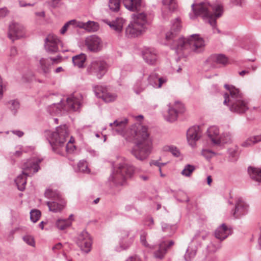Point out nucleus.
I'll return each mask as SVG.
<instances>
[{"instance_id":"obj_48","label":"nucleus","mask_w":261,"mask_h":261,"mask_svg":"<svg viewBox=\"0 0 261 261\" xmlns=\"http://www.w3.org/2000/svg\"><path fill=\"white\" fill-rule=\"evenodd\" d=\"M9 107L12 112L16 113L17 110L19 108V103L15 100H10L9 103Z\"/></svg>"},{"instance_id":"obj_10","label":"nucleus","mask_w":261,"mask_h":261,"mask_svg":"<svg viewBox=\"0 0 261 261\" xmlns=\"http://www.w3.org/2000/svg\"><path fill=\"white\" fill-rule=\"evenodd\" d=\"M109 66L107 63L101 58L93 60L87 68L88 75H93L101 79L107 72Z\"/></svg>"},{"instance_id":"obj_43","label":"nucleus","mask_w":261,"mask_h":261,"mask_svg":"<svg viewBox=\"0 0 261 261\" xmlns=\"http://www.w3.org/2000/svg\"><path fill=\"white\" fill-rule=\"evenodd\" d=\"M158 75L155 73H152L148 77V85H151L153 87L156 88L158 83Z\"/></svg>"},{"instance_id":"obj_23","label":"nucleus","mask_w":261,"mask_h":261,"mask_svg":"<svg viewBox=\"0 0 261 261\" xmlns=\"http://www.w3.org/2000/svg\"><path fill=\"white\" fill-rule=\"evenodd\" d=\"M37 68L39 72L46 76L51 71L50 60L47 58H41L39 60Z\"/></svg>"},{"instance_id":"obj_56","label":"nucleus","mask_w":261,"mask_h":261,"mask_svg":"<svg viewBox=\"0 0 261 261\" xmlns=\"http://www.w3.org/2000/svg\"><path fill=\"white\" fill-rule=\"evenodd\" d=\"M207 236V233H201V232H198L197 233L194 238H193V240H199L200 238H201L202 240H204L205 238ZM194 240H193V241Z\"/></svg>"},{"instance_id":"obj_22","label":"nucleus","mask_w":261,"mask_h":261,"mask_svg":"<svg viewBox=\"0 0 261 261\" xmlns=\"http://www.w3.org/2000/svg\"><path fill=\"white\" fill-rule=\"evenodd\" d=\"M231 233V228L225 224H222L219 226L215 232L216 238L221 241L225 239Z\"/></svg>"},{"instance_id":"obj_51","label":"nucleus","mask_w":261,"mask_h":261,"mask_svg":"<svg viewBox=\"0 0 261 261\" xmlns=\"http://www.w3.org/2000/svg\"><path fill=\"white\" fill-rule=\"evenodd\" d=\"M16 150L14 152H10L9 156L12 159L13 156L20 157L22 153V148L21 146H17L16 147Z\"/></svg>"},{"instance_id":"obj_38","label":"nucleus","mask_w":261,"mask_h":261,"mask_svg":"<svg viewBox=\"0 0 261 261\" xmlns=\"http://www.w3.org/2000/svg\"><path fill=\"white\" fill-rule=\"evenodd\" d=\"M161 226L162 230L167 233L169 236H171L174 234L176 229V226L175 225H170L166 223L162 222Z\"/></svg>"},{"instance_id":"obj_61","label":"nucleus","mask_w":261,"mask_h":261,"mask_svg":"<svg viewBox=\"0 0 261 261\" xmlns=\"http://www.w3.org/2000/svg\"><path fill=\"white\" fill-rule=\"evenodd\" d=\"M62 247V245L60 243H58L54 246L52 248V250L54 252H56L58 250H60Z\"/></svg>"},{"instance_id":"obj_25","label":"nucleus","mask_w":261,"mask_h":261,"mask_svg":"<svg viewBox=\"0 0 261 261\" xmlns=\"http://www.w3.org/2000/svg\"><path fill=\"white\" fill-rule=\"evenodd\" d=\"M103 21L109 25L112 30L115 31L116 33H119L122 31L125 20L122 18H117L115 20L112 21L107 19L103 20Z\"/></svg>"},{"instance_id":"obj_39","label":"nucleus","mask_w":261,"mask_h":261,"mask_svg":"<svg viewBox=\"0 0 261 261\" xmlns=\"http://www.w3.org/2000/svg\"><path fill=\"white\" fill-rule=\"evenodd\" d=\"M107 90V89L106 87L101 85H97L93 87L94 92L98 98H102Z\"/></svg>"},{"instance_id":"obj_60","label":"nucleus","mask_w":261,"mask_h":261,"mask_svg":"<svg viewBox=\"0 0 261 261\" xmlns=\"http://www.w3.org/2000/svg\"><path fill=\"white\" fill-rule=\"evenodd\" d=\"M125 261H142L140 257L137 255H134L129 257Z\"/></svg>"},{"instance_id":"obj_14","label":"nucleus","mask_w":261,"mask_h":261,"mask_svg":"<svg viewBox=\"0 0 261 261\" xmlns=\"http://www.w3.org/2000/svg\"><path fill=\"white\" fill-rule=\"evenodd\" d=\"M85 44L87 49L92 52H98L102 48L101 39L96 35H91L86 38Z\"/></svg>"},{"instance_id":"obj_50","label":"nucleus","mask_w":261,"mask_h":261,"mask_svg":"<svg viewBox=\"0 0 261 261\" xmlns=\"http://www.w3.org/2000/svg\"><path fill=\"white\" fill-rule=\"evenodd\" d=\"M215 154L216 153L214 151L207 149H204L201 151L202 155L207 160L211 159L215 155Z\"/></svg>"},{"instance_id":"obj_36","label":"nucleus","mask_w":261,"mask_h":261,"mask_svg":"<svg viewBox=\"0 0 261 261\" xmlns=\"http://www.w3.org/2000/svg\"><path fill=\"white\" fill-rule=\"evenodd\" d=\"M261 141V135L250 137L242 143V146L245 147L251 146Z\"/></svg>"},{"instance_id":"obj_7","label":"nucleus","mask_w":261,"mask_h":261,"mask_svg":"<svg viewBox=\"0 0 261 261\" xmlns=\"http://www.w3.org/2000/svg\"><path fill=\"white\" fill-rule=\"evenodd\" d=\"M134 172V167L128 163L124 162L120 163L117 168L113 169L109 177L108 181L112 186H122L127 179L132 176Z\"/></svg>"},{"instance_id":"obj_17","label":"nucleus","mask_w":261,"mask_h":261,"mask_svg":"<svg viewBox=\"0 0 261 261\" xmlns=\"http://www.w3.org/2000/svg\"><path fill=\"white\" fill-rule=\"evenodd\" d=\"M201 136V132L198 126H194L190 127L187 133V138L189 144L192 147H195L196 142Z\"/></svg>"},{"instance_id":"obj_37","label":"nucleus","mask_w":261,"mask_h":261,"mask_svg":"<svg viewBox=\"0 0 261 261\" xmlns=\"http://www.w3.org/2000/svg\"><path fill=\"white\" fill-rule=\"evenodd\" d=\"M44 195L47 198L51 199L53 200V201L62 198L59 191L50 189H47L45 191Z\"/></svg>"},{"instance_id":"obj_54","label":"nucleus","mask_w":261,"mask_h":261,"mask_svg":"<svg viewBox=\"0 0 261 261\" xmlns=\"http://www.w3.org/2000/svg\"><path fill=\"white\" fill-rule=\"evenodd\" d=\"M168 81V79L166 77H159L158 78V83L157 84L156 88H160L162 87V86L166 83Z\"/></svg>"},{"instance_id":"obj_5","label":"nucleus","mask_w":261,"mask_h":261,"mask_svg":"<svg viewBox=\"0 0 261 261\" xmlns=\"http://www.w3.org/2000/svg\"><path fill=\"white\" fill-rule=\"evenodd\" d=\"M83 96L81 94L74 93L66 98L64 102L60 99V102L54 103L48 108L51 114L58 115L67 111H76L82 106Z\"/></svg>"},{"instance_id":"obj_13","label":"nucleus","mask_w":261,"mask_h":261,"mask_svg":"<svg viewBox=\"0 0 261 261\" xmlns=\"http://www.w3.org/2000/svg\"><path fill=\"white\" fill-rule=\"evenodd\" d=\"M62 43L57 36L53 34L48 35L45 40V48L49 54H55L59 51V46Z\"/></svg>"},{"instance_id":"obj_3","label":"nucleus","mask_w":261,"mask_h":261,"mask_svg":"<svg viewBox=\"0 0 261 261\" xmlns=\"http://www.w3.org/2000/svg\"><path fill=\"white\" fill-rule=\"evenodd\" d=\"M47 135H50L49 143L54 151L57 153L63 154L65 150L68 153H72L75 149L74 145V139L71 137L70 140L65 146L66 138L68 137V129L66 125H60L56 128V131L50 132L46 131Z\"/></svg>"},{"instance_id":"obj_59","label":"nucleus","mask_w":261,"mask_h":261,"mask_svg":"<svg viewBox=\"0 0 261 261\" xmlns=\"http://www.w3.org/2000/svg\"><path fill=\"white\" fill-rule=\"evenodd\" d=\"M151 165H154L157 167H159V171L160 172L161 171V166L163 165H164L165 164L164 163H161L158 161H152L150 162Z\"/></svg>"},{"instance_id":"obj_26","label":"nucleus","mask_w":261,"mask_h":261,"mask_svg":"<svg viewBox=\"0 0 261 261\" xmlns=\"http://www.w3.org/2000/svg\"><path fill=\"white\" fill-rule=\"evenodd\" d=\"M207 135L212 142L215 145H220L219 129L217 126H212L210 127L207 131Z\"/></svg>"},{"instance_id":"obj_41","label":"nucleus","mask_w":261,"mask_h":261,"mask_svg":"<svg viewBox=\"0 0 261 261\" xmlns=\"http://www.w3.org/2000/svg\"><path fill=\"white\" fill-rule=\"evenodd\" d=\"M196 249L192 246H189L185 255V258L186 261H190L195 256Z\"/></svg>"},{"instance_id":"obj_53","label":"nucleus","mask_w":261,"mask_h":261,"mask_svg":"<svg viewBox=\"0 0 261 261\" xmlns=\"http://www.w3.org/2000/svg\"><path fill=\"white\" fill-rule=\"evenodd\" d=\"M219 247L214 244L213 243H210L207 246V250L209 253L215 252Z\"/></svg>"},{"instance_id":"obj_21","label":"nucleus","mask_w":261,"mask_h":261,"mask_svg":"<svg viewBox=\"0 0 261 261\" xmlns=\"http://www.w3.org/2000/svg\"><path fill=\"white\" fill-rule=\"evenodd\" d=\"M143 59L149 65H155L158 60L157 51L152 48H147L143 54Z\"/></svg>"},{"instance_id":"obj_12","label":"nucleus","mask_w":261,"mask_h":261,"mask_svg":"<svg viewBox=\"0 0 261 261\" xmlns=\"http://www.w3.org/2000/svg\"><path fill=\"white\" fill-rule=\"evenodd\" d=\"M25 34L24 27L21 24L12 22L9 25L8 37L12 41H14L22 38L24 37Z\"/></svg>"},{"instance_id":"obj_45","label":"nucleus","mask_w":261,"mask_h":261,"mask_svg":"<svg viewBox=\"0 0 261 261\" xmlns=\"http://www.w3.org/2000/svg\"><path fill=\"white\" fill-rule=\"evenodd\" d=\"M77 167L79 172L84 173H88L90 172V169L88 168V164L85 161H80L78 163Z\"/></svg>"},{"instance_id":"obj_31","label":"nucleus","mask_w":261,"mask_h":261,"mask_svg":"<svg viewBox=\"0 0 261 261\" xmlns=\"http://www.w3.org/2000/svg\"><path fill=\"white\" fill-rule=\"evenodd\" d=\"M207 61L210 63L225 65L228 62V59L222 54L213 55L208 59Z\"/></svg>"},{"instance_id":"obj_29","label":"nucleus","mask_w":261,"mask_h":261,"mask_svg":"<svg viewBox=\"0 0 261 261\" xmlns=\"http://www.w3.org/2000/svg\"><path fill=\"white\" fill-rule=\"evenodd\" d=\"M181 27L180 19L179 18H176L172 22L171 31L166 34L167 39L168 40L172 38L176 33L180 30Z\"/></svg>"},{"instance_id":"obj_9","label":"nucleus","mask_w":261,"mask_h":261,"mask_svg":"<svg viewBox=\"0 0 261 261\" xmlns=\"http://www.w3.org/2000/svg\"><path fill=\"white\" fill-rule=\"evenodd\" d=\"M42 159L32 158L27 161L23 165L22 174L18 175L15 180V182L19 190L22 191L25 189L27 184V176L36 173L39 169V163Z\"/></svg>"},{"instance_id":"obj_2","label":"nucleus","mask_w":261,"mask_h":261,"mask_svg":"<svg viewBox=\"0 0 261 261\" xmlns=\"http://www.w3.org/2000/svg\"><path fill=\"white\" fill-rule=\"evenodd\" d=\"M200 1L192 5V12L189 14L190 18L194 19L197 16H200L205 22L215 28L216 19L222 15L223 12L222 5L218 3L210 5L207 0Z\"/></svg>"},{"instance_id":"obj_16","label":"nucleus","mask_w":261,"mask_h":261,"mask_svg":"<svg viewBox=\"0 0 261 261\" xmlns=\"http://www.w3.org/2000/svg\"><path fill=\"white\" fill-rule=\"evenodd\" d=\"M248 204L242 198L236 200L235 208L232 210V215L235 218H240L246 215L248 212Z\"/></svg>"},{"instance_id":"obj_8","label":"nucleus","mask_w":261,"mask_h":261,"mask_svg":"<svg viewBox=\"0 0 261 261\" xmlns=\"http://www.w3.org/2000/svg\"><path fill=\"white\" fill-rule=\"evenodd\" d=\"M132 16L133 20L125 29V35L128 38H135L143 34L148 24L145 13L134 14Z\"/></svg>"},{"instance_id":"obj_24","label":"nucleus","mask_w":261,"mask_h":261,"mask_svg":"<svg viewBox=\"0 0 261 261\" xmlns=\"http://www.w3.org/2000/svg\"><path fill=\"white\" fill-rule=\"evenodd\" d=\"M46 204L50 211L54 213H60L64 208L66 202L63 198H61L51 202L48 201Z\"/></svg>"},{"instance_id":"obj_49","label":"nucleus","mask_w":261,"mask_h":261,"mask_svg":"<svg viewBox=\"0 0 261 261\" xmlns=\"http://www.w3.org/2000/svg\"><path fill=\"white\" fill-rule=\"evenodd\" d=\"M77 23V21H76L75 20H71L68 22H67L62 28V29L60 30V33L61 34H64L65 33V32L68 30V28L71 25L76 26V24Z\"/></svg>"},{"instance_id":"obj_55","label":"nucleus","mask_w":261,"mask_h":261,"mask_svg":"<svg viewBox=\"0 0 261 261\" xmlns=\"http://www.w3.org/2000/svg\"><path fill=\"white\" fill-rule=\"evenodd\" d=\"M146 236L147 233L145 232H143L140 236V241L142 244L145 246H148V244L146 242Z\"/></svg>"},{"instance_id":"obj_42","label":"nucleus","mask_w":261,"mask_h":261,"mask_svg":"<svg viewBox=\"0 0 261 261\" xmlns=\"http://www.w3.org/2000/svg\"><path fill=\"white\" fill-rule=\"evenodd\" d=\"M231 134L229 132H224L222 135H220L219 138L220 144L230 142L231 140Z\"/></svg>"},{"instance_id":"obj_40","label":"nucleus","mask_w":261,"mask_h":261,"mask_svg":"<svg viewBox=\"0 0 261 261\" xmlns=\"http://www.w3.org/2000/svg\"><path fill=\"white\" fill-rule=\"evenodd\" d=\"M196 168L194 165L187 164L185 165L183 170L181 172V174L186 177H190L192 173L195 171Z\"/></svg>"},{"instance_id":"obj_32","label":"nucleus","mask_w":261,"mask_h":261,"mask_svg":"<svg viewBox=\"0 0 261 261\" xmlns=\"http://www.w3.org/2000/svg\"><path fill=\"white\" fill-rule=\"evenodd\" d=\"M87 56L85 54L81 53L72 57V62L74 66L79 68L84 67V64L86 61Z\"/></svg>"},{"instance_id":"obj_20","label":"nucleus","mask_w":261,"mask_h":261,"mask_svg":"<svg viewBox=\"0 0 261 261\" xmlns=\"http://www.w3.org/2000/svg\"><path fill=\"white\" fill-rule=\"evenodd\" d=\"M174 244L173 241H170L168 243L166 242H163L158 246L155 247V251L153 253L154 257L156 259H162L166 253L168 248Z\"/></svg>"},{"instance_id":"obj_30","label":"nucleus","mask_w":261,"mask_h":261,"mask_svg":"<svg viewBox=\"0 0 261 261\" xmlns=\"http://www.w3.org/2000/svg\"><path fill=\"white\" fill-rule=\"evenodd\" d=\"M248 172L252 180L258 182H261V169L249 167L248 168Z\"/></svg>"},{"instance_id":"obj_28","label":"nucleus","mask_w":261,"mask_h":261,"mask_svg":"<svg viewBox=\"0 0 261 261\" xmlns=\"http://www.w3.org/2000/svg\"><path fill=\"white\" fill-rule=\"evenodd\" d=\"M124 7L128 10L134 12L140 10L141 0H122Z\"/></svg>"},{"instance_id":"obj_44","label":"nucleus","mask_w":261,"mask_h":261,"mask_svg":"<svg viewBox=\"0 0 261 261\" xmlns=\"http://www.w3.org/2000/svg\"><path fill=\"white\" fill-rule=\"evenodd\" d=\"M120 6V0H109V7L113 12H118Z\"/></svg>"},{"instance_id":"obj_35","label":"nucleus","mask_w":261,"mask_h":261,"mask_svg":"<svg viewBox=\"0 0 261 261\" xmlns=\"http://www.w3.org/2000/svg\"><path fill=\"white\" fill-rule=\"evenodd\" d=\"M55 226L60 230H64L71 226V223L69 220L59 218L56 220Z\"/></svg>"},{"instance_id":"obj_62","label":"nucleus","mask_w":261,"mask_h":261,"mask_svg":"<svg viewBox=\"0 0 261 261\" xmlns=\"http://www.w3.org/2000/svg\"><path fill=\"white\" fill-rule=\"evenodd\" d=\"M61 56H57L56 58H48L49 60H50V63L51 65H52L54 63H57L58 62V60L61 59Z\"/></svg>"},{"instance_id":"obj_63","label":"nucleus","mask_w":261,"mask_h":261,"mask_svg":"<svg viewBox=\"0 0 261 261\" xmlns=\"http://www.w3.org/2000/svg\"><path fill=\"white\" fill-rule=\"evenodd\" d=\"M7 12L8 11L6 8H4L0 9V18L6 16Z\"/></svg>"},{"instance_id":"obj_6","label":"nucleus","mask_w":261,"mask_h":261,"mask_svg":"<svg viewBox=\"0 0 261 261\" xmlns=\"http://www.w3.org/2000/svg\"><path fill=\"white\" fill-rule=\"evenodd\" d=\"M175 47H173L177 54L185 49H190L191 50L199 53L204 50L205 42L199 34H193L188 38H181L175 42Z\"/></svg>"},{"instance_id":"obj_46","label":"nucleus","mask_w":261,"mask_h":261,"mask_svg":"<svg viewBox=\"0 0 261 261\" xmlns=\"http://www.w3.org/2000/svg\"><path fill=\"white\" fill-rule=\"evenodd\" d=\"M116 97L117 95L115 94L111 93L107 90L102 99L106 102H110L115 100Z\"/></svg>"},{"instance_id":"obj_33","label":"nucleus","mask_w":261,"mask_h":261,"mask_svg":"<svg viewBox=\"0 0 261 261\" xmlns=\"http://www.w3.org/2000/svg\"><path fill=\"white\" fill-rule=\"evenodd\" d=\"M162 150L164 152H170L174 157L178 158L181 156L179 149L173 145H166L164 146Z\"/></svg>"},{"instance_id":"obj_47","label":"nucleus","mask_w":261,"mask_h":261,"mask_svg":"<svg viewBox=\"0 0 261 261\" xmlns=\"http://www.w3.org/2000/svg\"><path fill=\"white\" fill-rule=\"evenodd\" d=\"M41 216V213L39 210H33L30 212V219L31 220L34 222H36Z\"/></svg>"},{"instance_id":"obj_18","label":"nucleus","mask_w":261,"mask_h":261,"mask_svg":"<svg viewBox=\"0 0 261 261\" xmlns=\"http://www.w3.org/2000/svg\"><path fill=\"white\" fill-rule=\"evenodd\" d=\"M134 236L130 233L128 230H123L121 232L120 239V248L117 250L120 251L121 250L127 249L133 243L134 241Z\"/></svg>"},{"instance_id":"obj_4","label":"nucleus","mask_w":261,"mask_h":261,"mask_svg":"<svg viewBox=\"0 0 261 261\" xmlns=\"http://www.w3.org/2000/svg\"><path fill=\"white\" fill-rule=\"evenodd\" d=\"M228 91L224 94L223 104L228 107L229 110L239 114L245 113L249 109V101L245 98L244 94L232 85L225 84Z\"/></svg>"},{"instance_id":"obj_27","label":"nucleus","mask_w":261,"mask_h":261,"mask_svg":"<svg viewBox=\"0 0 261 261\" xmlns=\"http://www.w3.org/2000/svg\"><path fill=\"white\" fill-rule=\"evenodd\" d=\"M76 27L91 32L97 31L99 29L98 24L93 21H88L86 22L77 21Z\"/></svg>"},{"instance_id":"obj_58","label":"nucleus","mask_w":261,"mask_h":261,"mask_svg":"<svg viewBox=\"0 0 261 261\" xmlns=\"http://www.w3.org/2000/svg\"><path fill=\"white\" fill-rule=\"evenodd\" d=\"M17 55V49L14 47L12 46L10 49L9 56L11 57H15Z\"/></svg>"},{"instance_id":"obj_64","label":"nucleus","mask_w":261,"mask_h":261,"mask_svg":"<svg viewBox=\"0 0 261 261\" xmlns=\"http://www.w3.org/2000/svg\"><path fill=\"white\" fill-rule=\"evenodd\" d=\"M14 135H17L18 137H21L23 136L24 133L23 132L19 130H14L11 131Z\"/></svg>"},{"instance_id":"obj_15","label":"nucleus","mask_w":261,"mask_h":261,"mask_svg":"<svg viewBox=\"0 0 261 261\" xmlns=\"http://www.w3.org/2000/svg\"><path fill=\"white\" fill-rule=\"evenodd\" d=\"M76 243L83 251L88 253L90 251L92 241L87 231H83L79 234Z\"/></svg>"},{"instance_id":"obj_52","label":"nucleus","mask_w":261,"mask_h":261,"mask_svg":"<svg viewBox=\"0 0 261 261\" xmlns=\"http://www.w3.org/2000/svg\"><path fill=\"white\" fill-rule=\"evenodd\" d=\"M23 240L29 245L31 246H35V241L34 238L30 236H25L23 237Z\"/></svg>"},{"instance_id":"obj_34","label":"nucleus","mask_w":261,"mask_h":261,"mask_svg":"<svg viewBox=\"0 0 261 261\" xmlns=\"http://www.w3.org/2000/svg\"><path fill=\"white\" fill-rule=\"evenodd\" d=\"M147 85L148 84L145 81L142 80H138L134 85V91L136 94H139L146 89Z\"/></svg>"},{"instance_id":"obj_57","label":"nucleus","mask_w":261,"mask_h":261,"mask_svg":"<svg viewBox=\"0 0 261 261\" xmlns=\"http://www.w3.org/2000/svg\"><path fill=\"white\" fill-rule=\"evenodd\" d=\"M154 224L153 219L152 217H148L146 219L145 224L147 226L149 227L150 228H152L153 225Z\"/></svg>"},{"instance_id":"obj_19","label":"nucleus","mask_w":261,"mask_h":261,"mask_svg":"<svg viewBox=\"0 0 261 261\" xmlns=\"http://www.w3.org/2000/svg\"><path fill=\"white\" fill-rule=\"evenodd\" d=\"M163 6L162 9V17L164 19L169 18L170 14L177 8L175 0H163Z\"/></svg>"},{"instance_id":"obj_1","label":"nucleus","mask_w":261,"mask_h":261,"mask_svg":"<svg viewBox=\"0 0 261 261\" xmlns=\"http://www.w3.org/2000/svg\"><path fill=\"white\" fill-rule=\"evenodd\" d=\"M128 119H118L109 125L114 135H121L127 141L135 140L131 153L138 160H146L152 149V141L147 131V127L140 124L134 125L127 128Z\"/></svg>"},{"instance_id":"obj_11","label":"nucleus","mask_w":261,"mask_h":261,"mask_svg":"<svg viewBox=\"0 0 261 261\" xmlns=\"http://www.w3.org/2000/svg\"><path fill=\"white\" fill-rule=\"evenodd\" d=\"M184 111V105L179 101H175L168 105L167 112L164 114V118L167 121L172 122L176 120L178 115Z\"/></svg>"}]
</instances>
